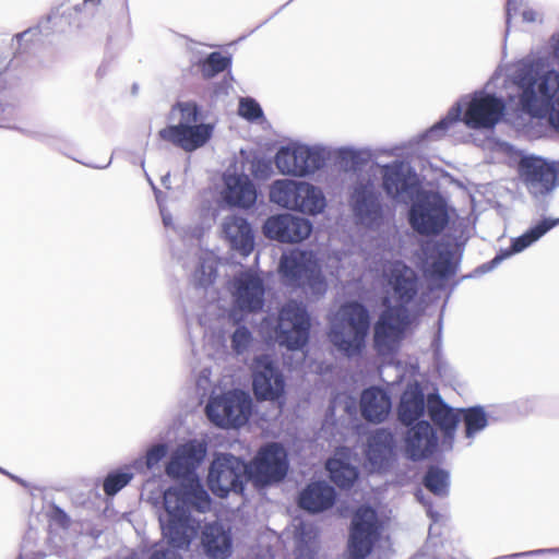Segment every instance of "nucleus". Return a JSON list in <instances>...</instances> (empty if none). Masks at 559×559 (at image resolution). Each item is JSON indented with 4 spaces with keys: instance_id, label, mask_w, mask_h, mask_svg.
I'll use <instances>...</instances> for the list:
<instances>
[{
    "instance_id": "obj_26",
    "label": "nucleus",
    "mask_w": 559,
    "mask_h": 559,
    "mask_svg": "<svg viewBox=\"0 0 559 559\" xmlns=\"http://www.w3.org/2000/svg\"><path fill=\"white\" fill-rule=\"evenodd\" d=\"M222 231L233 250L242 257H248L254 248V234L249 222L237 215L223 219Z\"/></svg>"
},
{
    "instance_id": "obj_43",
    "label": "nucleus",
    "mask_w": 559,
    "mask_h": 559,
    "mask_svg": "<svg viewBox=\"0 0 559 559\" xmlns=\"http://www.w3.org/2000/svg\"><path fill=\"white\" fill-rule=\"evenodd\" d=\"M426 489H448L450 487V474L439 466H430L424 477Z\"/></svg>"
},
{
    "instance_id": "obj_55",
    "label": "nucleus",
    "mask_w": 559,
    "mask_h": 559,
    "mask_svg": "<svg viewBox=\"0 0 559 559\" xmlns=\"http://www.w3.org/2000/svg\"><path fill=\"white\" fill-rule=\"evenodd\" d=\"M310 554L305 556L304 555V547H299L298 548V556H297V559H312L313 558V550H310Z\"/></svg>"
},
{
    "instance_id": "obj_8",
    "label": "nucleus",
    "mask_w": 559,
    "mask_h": 559,
    "mask_svg": "<svg viewBox=\"0 0 559 559\" xmlns=\"http://www.w3.org/2000/svg\"><path fill=\"white\" fill-rule=\"evenodd\" d=\"M207 453L203 440L190 439L179 444L165 463L164 473L179 483L181 489H204L199 476V468Z\"/></svg>"
},
{
    "instance_id": "obj_24",
    "label": "nucleus",
    "mask_w": 559,
    "mask_h": 559,
    "mask_svg": "<svg viewBox=\"0 0 559 559\" xmlns=\"http://www.w3.org/2000/svg\"><path fill=\"white\" fill-rule=\"evenodd\" d=\"M427 412L430 419L443 432L441 449H452L454 433L460 421V411L456 412L440 397L439 394H429L427 397Z\"/></svg>"
},
{
    "instance_id": "obj_42",
    "label": "nucleus",
    "mask_w": 559,
    "mask_h": 559,
    "mask_svg": "<svg viewBox=\"0 0 559 559\" xmlns=\"http://www.w3.org/2000/svg\"><path fill=\"white\" fill-rule=\"evenodd\" d=\"M338 157L346 167L357 170L369 162L371 154L368 150L342 147L338 151Z\"/></svg>"
},
{
    "instance_id": "obj_45",
    "label": "nucleus",
    "mask_w": 559,
    "mask_h": 559,
    "mask_svg": "<svg viewBox=\"0 0 559 559\" xmlns=\"http://www.w3.org/2000/svg\"><path fill=\"white\" fill-rule=\"evenodd\" d=\"M238 112L242 118L251 122L263 118V110L260 104L251 97L240 98Z\"/></svg>"
},
{
    "instance_id": "obj_31",
    "label": "nucleus",
    "mask_w": 559,
    "mask_h": 559,
    "mask_svg": "<svg viewBox=\"0 0 559 559\" xmlns=\"http://www.w3.org/2000/svg\"><path fill=\"white\" fill-rule=\"evenodd\" d=\"M202 545L211 559H227L231 554V536L217 523L205 525L202 532Z\"/></svg>"
},
{
    "instance_id": "obj_9",
    "label": "nucleus",
    "mask_w": 559,
    "mask_h": 559,
    "mask_svg": "<svg viewBox=\"0 0 559 559\" xmlns=\"http://www.w3.org/2000/svg\"><path fill=\"white\" fill-rule=\"evenodd\" d=\"M329 156L323 146L292 142L278 148L274 163L283 176L305 178L322 169Z\"/></svg>"
},
{
    "instance_id": "obj_30",
    "label": "nucleus",
    "mask_w": 559,
    "mask_h": 559,
    "mask_svg": "<svg viewBox=\"0 0 559 559\" xmlns=\"http://www.w3.org/2000/svg\"><path fill=\"white\" fill-rule=\"evenodd\" d=\"M393 449V433L388 429L380 428L369 436L366 456L374 469H381L388 465Z\"/></svg>"
},
{
    "instance_id": "obj_2",
    "label": "nucleus",
    "mask_w": 559,
    "mask_h": 559,
    "mask_svg": "<svg viewBox=\"0 0 559 559\" xmlns=\"http://www.w3.org/2000/svg\"><path fill=\"white\" fill-rule=\"evenodd\" d=\"M165 513L159 515L164 538L171 548L156 549L150 559H182L175 548H188L198 527L189 514V503L200 512L210 510L209 491H162Z\"/></svg>"
},
{
    "instance_id": "obj_18",
    "label": "nucleus",
    "mask_w": 559,
    "mask_h": 559,
    "mask_svg": "<svg viewBox=\"0 0 559 559\" xmlns=\"http://www.w3.org/2000/svg\"><path fill=\"white\" fill-rule=\"evenodd\" d=\"M521 178L528 192L534 197H543L551 192L557 182L555 165L544 158L525 156L519 164Z\"/></svg>"
},
{
    "instance_id": "obj_12",
    "label": "nucleus",
    "mask_w": 559,
    "mask_h": 559,
    "mask_svg": "<svg viewBox=\"0 0 559 559\" xmlns=\"http://www.w3.org/2000/svg\"><path fill=\"white\" fill-rule=\"evenodd\" d=\"M411 324L407 308L389 306L380 313L373 325V348L379 356L394 355Z\"/></svg>"
},
{
    "instance_id": "obj_35",
    "label": "nucleus",
    "mask_w": 559,
    "mask_h": 559,
    "mask_svg": "<svg viewBox=\"0 0 559 559\" xmlns=\"http://www.w3.org/2000/svg\"><path fill=\"white\" fill-rule=\"evenodd\" d=\"M295 211L316 215L321 213L326 205L325 197L322 190L309 182H302L300 197Z\"/></svg>"
},
{
    "instance_id": "obj_61",
    "label": "nucleus",
    "mask_w": 559,
    "mask_h": 559,
    "mask_svg": "<svg viewBox=\"0 0 559 559\" xmlns=\"http://www.w3.org/2000/svg\"><path fill=\"white\" fill-rule=\"evenodd\" d=\"M32 32H33L32 29L25 31V32H23V33L19 34V35H17V37H19L20 39H23L24 37H26L27 35H29Z\"/></svg>"
},
{
    "instance_id": "obj_4",
    "label": "nucleus",
    "mask_w": 559,
    "mask_h": 559,
    "mask_svg": "<svg viewBox=\"0 0 559 559\" xmlns=\"http://www.w3.org/2000/svg\"><path fill=\"white\" fill-rule=\"evenodd\" d=\"M169 119L177 121L159 131V138L186 152L204 146L213 134L211 123H199L200 107L194 102H177L169 112Z\"/></svg>"
},
{
    "instance_id": "obj_44",
    "label": "nucleus",
    "mask_w": 559,
    "mask_h": 559,
    "mask_svg": "<svg viewBox=\"0 0 559 559\" xmlns=\"http://www.w3.org/2000/svg\"><path fill=\"white\" fill-rule=\"evenodd\" d=\"M230 342L235 354L242 355L249 349L252 343V334L248 328L240 325L231 334Z\"/></svg>"
},
{
    "instance_id": "obj_52",
    "label": "nucleus",
    "mask_w": 559,
    "mask_h": 559,
    "mask_svg": "<svg viewBox=\"0 0 559 559\" xmlns=\"http://www.w3.org/2000/svg\"><path fill=\"white\" fill-rule=\"evenodd\" d=\"M305 489L310 490V489H334V488L329 485H323L321 483H314V484L308 485Z\"/></svg>"
},
{
    "instance_id": "obj_10",
    "label": "nucleus",
    "mask_w": 559,
    "mask_h": 559,
    "mask_svg": "<svg viewBox=\"0 0 559 559\" xmlns=\"http://www.w3.org/2000/svg\"><path fill=\"white\" fill-rule=\"evenodd\" d=\"M385 521L377 510L360 506L353 514L347 550L350 559H366L380 542Z\"/></svg>"
},
{
    "instance_id": "obj_59",
    "label": "nucleus",
    "mask_w": 559,
    "mask_h": 559,
    "mask_svg": "<svg viewBox=\"0 0 559 559\" xmlns=\"http://www.w3.org/2000/svg\"><path fill=\"white\" fill-rule=\"evenodd\" d=\"M99 3H100V0H84V3H83V4H84V5H88V4H91V5L96 7V5H98Z\"/></svg>"
},
{
    "instance_id": "obj_38",
    "label": "nucleus",
    "mask_w": 559,
    "mask_h": 559,
    "mask_svg": "<svg viewBox=\"0 0 559 559\" xmlns=\"http://www.w3.org/2000/svg\"><path fill=\"white\" fill-rule=\"evenodd\" d=\"M136 472L132 466V461L107 474L103 481V489L118 490L127 487L133 479Z\"/></svg>"
},
{
    "instance_id": "obj_37",
    "label": "nucleus",
    "mask_w": 559,
    "mask_h": 559,
    "mask_svg": "<svg viewBox=\"0 0 559 559\" xmlns=\"http://www.w3.org/2000/svg\"><path fill=\"white\" fill-rule=\"evenodd\" d=\"M217 275V259L213 252H202L199 257V266L193 280L199 287L206 288L212 285Z\"/></svg>"
},
{
    "instance_id": "obj_23",
    "label": "nucleus",
    "mask_w": 559,
    "mask_h": 559,
    "mask_svg": "<svg viewBox=\"0 0 559 559\" xmlns=\"http://www.w3.org/2000/svg\"><path fill=\"white\" fill-rule=\"evenodd\" d=\"M223 183L222 198L228 205L250 209L255 204L258 191L247 175L226 171Z\"/></svg>"
},
{
    "instance_id": "obj_7",
    "label": "nucleus",
    "mask_w": 559,
    "mask_h": 559,
    "mask_svg": "<svg viewBox=\"0 0 559 559\" xmlns=\"http://www.w3.org/2000/svg\"><path fill=\"white\" fill-rule=\"evenodd\" d=\"M450 221L448 200L439 192L421 190L408 211V223L423 236L441 234Z\"/></svg>"
},
{
    "instance_id": "obj_63",
    "label": "nucleus",
    "mask_w": 559,
    "mask_h": 559,
    "mask_svg": "<svg viewBox=\"0 0 559 559\" xmlns=\"http://www.w3.org/2000/svg\"><path fill=\"white\" fill-rule=\"evenodd\" d=\"M117 492H118V491H114V490L106 491V493H107L108 496H114V495H116Z\"/></svg>"
},
{
    "instance_id": "obj_22",
    "label": "nucleus",
    "mask_w": 559,
    "mask_h": 559,
    "mask_svg": "<svg viewBox=\"0 0 559 559\" xmlns=\"http://www.w3.org/2000/svg\"><path fill=\"white\" fill-rule=\"evenodd\" d=\"M557 225H559V218H544L537 222L521 236L512 238L510 248L501 250L491 261L479 265L476 269V273L485 274L492 271L503 260L510 258L512 254L524 251L526 248L538 241Z\"/></svg>"
},
{
    "instance_id": "obj_1",
    "label": "nucleus",
    "mask_w": 559,
    "mask_h": 559,
    "mask_svg": "<svg viewBox=\"0 0 559 559\" xmlns=\"http://www.w3.org/2000/svg\"><path fill=\"white\" fill-rule=\"evenodd\" d=\"M520 91L519 105L532 119L548 116V122L559 131V72L550 69L543 57L522 60L514 72Z\"/></svg>"
},
{
    "instance_id": "obj_50",
    "label": "nucleus",
    "mask_w": 559,
    "mask_h": 559,
    "mask_svg": "<svg viewBox=\"0 0 559 559\" xmlns=\"http://www.w3.org/2000/svg\"><path fill=\"white\" fill-rule=\"evenodd\" d=\"M160 214H162V219H163L164 226L166 228H174L171 214L168 211H166L165 209H160Z\"/></svg>"
},
{
    "instance_id": "obj_57",
    "label": "nucleus",
    "mask_w": 559,
    "mask_h": 559,
    "mask_svg": "<svg viewBox=\"0 0 559 559\" xmlns=\"http://www.w3.org/2000/svg\"><path fill=\"white\" fill-rule=\"evenodd\" d=\"M210 373L209 370L204 369L202 371V374L200 376L199 380H198V385H201L202 381L203 380H206L207 379V374Z\"/></svg>"
},
{
    "instance_id": "obj_36",
    "label": "nucleus",
    "mask_w": 559,
    "mask_h": 559,
    "mask_svg": "<svg viewBox=\"0 0 559 559\" xmlns=\"http://www.w3.org/2000/svg\"><path fill=\"white\" fill-rule=\"evenodd\" d=\"M336 491H300L299 506L312 513L324 511L334 504Z\"/></svg>"
},
{
    "instance_id": "obj_40",
    "label": "nucleus",
    "mask_w": 559,
    "mask_h": 559,
    "mask_svg": "<svg viewBox=\"0 0 559 559\" xmlns=\"http://www.w3.org/2000/svg\"><path fill=\"white\" fill-rule=\"evenodd\" d=\"M460 413L463 414L465 435L467 438H473L477 432L485 429L488 424L487 415L481 406L460 409Z\"/></svg>"
},
{
    "instance_id": "obj_5",
    "label": "nucleus",
    "mask_w": 559,
    "mask_h": 559,
    "mask_svg": "<svg viewBox=\"0 0 559 559\" xmlns=\"http://www.w3.org/2000/svg\"><path fill=\"white\" fill-rule=\"evenodd\" d=\"M370 328V314L360 302L343 305L332 321L329 337L331 343L347 357L361 353Z\"/></svg>"
},
{
    "instance_id": "obj_17",
    "label": "nucleus",
    "mask_w": 559,
    "mask_h": 559,
    "mask_svg": "<svg viewBox=\"0 0 559 559\" xmlns=\"http://www.w3.org/2000/svg\"><path fill=\"white\" fill-rule=\"evenodd\" d=\"M247 463L231 453H218L209 467L207 489H245Z\"/></svg>"
},
{
    "instance_id": "obj_56",
    "label": "nucleus",
    "mask_w": 559,
    "mask_h": 559,
    "mask_svg": "<svg viewBox=\"0 0 559 559\" xmlns=\"http://www.w3.org/2000/svg\"><path fill=\"white\" fill-rule=\"evenodd\" d=\"M99 483H100V479L99 478H91V479H87L85 483H84V486H94V487H98L99 486Z\"/></svg>"
},
{
    "instance_id": "obj_39",
    "label": "nucleus",
    "mask_w": 559,
    "mask_h": 559,
    "mask_svg": "<svg viewBox=\"0 0 559 559\" xmlns=\"http://www.w3.org/2000/svg\"><path fill=\"white\" fill-rule=\"evenodd\" d=\"M431 272L439 278H448L455 273L453 251L449 247H438L437 257L431 263Z\"/></svg>"
},
{
    "instance_id": "obj_62",
    "label": "nucleus",
    "mask_w": 559,
    "mask_h": 559,
    "mask_svg": "<svg viewBox=\"0 0 559 559\" xmlns=\"http://www.w3.org/2000/svg\"><path fill=\"white\" fill-rule=\"evenodd\" d=\"M423 492H424V491H421V490L416 491V497H417V499H418V500H421V498H423Z\"/></svg>"
},
{
    "instance_id": "obj_33",
    "label": "nucleus",
    "mask_w": 559,
    "mask_h": 559,
    "mask_svg": "<svg viewBox=\"0 0 559 559\" xmlns=\"http://www.w3.org/2000/svg\"><path fill=\"white\" fill-rule=\"evenodd\" d=\"M304 181L277 179L270 186V201L281 207L295 211Z\"/></svg>"
},
{
    "instance_id": "obj_53",
    "label": "nucleus",
    "mask_w": 559,
    "mask_h": 559,
    "mask_svg": "<svg viewBox=\"0 0 559 559\" xmlns=\"http://www.w3.org/2000/svg\"><path fill=\"white\" fill-rule=\"evenodd\" d=\"M0 472H1L2 474H5V475L10 476V477H11V478H13L14 480H16V483H17L19 485H21V486H23V487H25V488H28V487H29V485H28L25 480H23V479H21V478H17V477H14V476L10 475V474H9V473H7L4 469L0 468Z\"/></svg>"
},
{
    "instance_id": "obj_41",
    "label": "nucleus",
    "mask_w": 559,
    "mask_h": 559,
    "mask_svg": "<svg viewBox=\"0 0 559 559\" xmlns=\"http://www.w3.org/2000/svg\"><path fill=\"white\" fill-rule=\"evenodd\" d=\"M230 64V57L223 56L221 52L215 51L210 53L201 63V72L204 78L210 79L225 71Z\"/></svg>"
},
{
    "instance_id": "obj_3",
    "label": "nucleus",
    "mask_w": 559,
    "mask_h": 559,
    "mask_svg": "<svg viewBox=\"0 0 559 559\" xmlns=\"http://www.w3.org/2000/svg\"><path fill=\"white\" fill-rule=\"evenodd\" d=\"M506 104L502 98L484 91L475 92L471 98L462 97L448 115L423 135L426 140H438L444 132L462 121L469 129H491L503 117Z\"/></svg>"
},
{
    "instance_id": "obj_58",
    "label": "nucleus",
    "mask_w": 559,
    "mask_h": 559,
    "mask_svg": "<svg viewBox=\"0 0 559 559\" xmlns=\"http://www.w3.org/2000/svg\"><path fill=\"white\" fill-rule=\"evenodd\" d=\"M213 493H215L218 498H226L229 493V491H225V490H222V491H212Z\"/></svg>"
},
{
    "instance_id": "obj_32",
    "label": "nucleus",
    "mask_w": 559,
    "mask_h": 559,
    "mask_svg": "<svg viewBox=\"0 0 559 559\" xmlns=\"http://www.w3.org/2000/svg\"><path fill=\"white\" fill-rule=\"evenodd\" d=\"M382 185L385 193L392 199H404L413 194L415 182L404 173L403 165L395 163L384 167Z\"/></svg>"
},
{
    "instance_id": "obj_21",
    "label": "nucleus",
    "mask_w": 559,
    "mask_h": 559,
    "mask_svg": "<svg viewBox=\"0 0 559 559\" xmlns=\"http://www.w3.org/2000/svg\"><path fill=\"white\" fill-rule=\"evenodd\" d=\"M264 293L262 278L251 271L241 272L234 280V302L241 311L261 310L264 305Z\"/></svg>"
},
{
    "instance_id": "obj_64",
    "label": "nucleus",
    "mask_w": 559,
    "mask_h": 559,
    "mask_svg": "<svg viewBox=\"0 0 559 559\" xmlns=\"http://www.w3.org/2000/svg\"><path fill=\"white\" fill-rule=\"evenodd\" d=\"M431 492H432V493H435V495H442V493H447V491H437V490H433V491H431Z\"/></svg>"
},
{
    "instance_id": "obj_20",
    "label": "nucleus",
    "mask_w": 559,
    "mask_h": 559,
    "mask_svg": "<svg viewBox=\"0 0 559 559\" xmlns=\"http://www.w3.org/2000/svg\"><path fill=\"white\" fill-rule=\"evenodd\" d=\"M312 231L309 219L292 214H278L269 217L263 225L266 238L284 243L300 242L307 239Z\"/></svg>"
},
{
    "instance_id": "obj_6",
    "label": "nucleus",
    "mask_w": 559,
    "mask_h": 559,
    "mask_svg": "<svg viewBox=\"0 0 559 559\" xmlns=\"http://www.w3.org/2000/svg\"><path fill=\"white\" fill-rule=\"evenodd\" d=\"M278 274L285 286L300 288L312 296H323L328 290L326 280L311 251L293 249L284 252L280 259Z\"/></svg>"
},
{
    "instance_id": "obj_13",
    "label": "nucleus",
    "mask_w": 559,
    "mask_h": 559,
    "mask_svg": "<svg viewBox=\"0 0 559 559\" xmlns=\"http://www.w3.org/2000/svg\"><path fill=\"white\" fill-rule=\"evenodd\" d=\"M310 326L307 308L301 302L289 300L278 312L276 341L289 350L301 349L308 343Z\"/></svg>"
},
{
    "instance_id": "obj_16",
    "label": "nucleus",
    "mask_w": 559,
    "mask_h": 559,
    "mask_svg": "<svg viewBox=\"0 0 559 559\" xmlns=\"http://www.w3.org/2000/svg\"><path fill=\"white\" fill-rule=\"evenodd\" d=\"M251 378L252 392L258 401L275 402L284 396L285 377L271 355L254 356L251 364Z\"/></svg>"
},
{
    "instance_id": "obj_15",
    "label": "nucleus",
    "mask_w": 559,
    "mask_h": 559,
    "mask_svg": "<svg viewBox=\"0 0 559 559\" xmlns=\"http://www.w3.org/2000/svg\"><path fill=\"white\" fill-rule=\"evenodd\" d=\"M288 459L285 449L276 442L262 447L254 459L247 463L249 480L257 486L280 483L288 471Z\"/></svg>"
},
{
    "instance_id": "obj_34",
    "label": "nucleus",
    "mask_w": 559,
    "mask_h": 559,
    "mask_svg": "<svg viewBox=\"0 0 559 559\" xmlns=\"http://www.w3.org/2000/svg\"><path fill=\"white\" fill-rule=\"evenodd\" d=\"M325 466L331 480L338 489H352L359 475L355 466L337 457L329 459Z\"/></svg>"
},
{
    "instance_id": "obj_25",
    "label": "nucleus",
    "mask_w": 559,
    "mask_h": 559,
    "mask_svg": "<svg viewBox=\"0 0 559 559\" xmlns=\"http://www.w3.org/2000/svg\"><path fill=\"white\" fill-rule=\"evenodd\" d=\"M438 444L435 429L427 420H420L411 427L405 437V453L412 461L431 455Z\"/></svg>"
},
{
    "instance_id": "obj_49",
    "label": "nucleus",
    "mask_w": 559,
    "mask_h": 559,
    "mask_svg": "<svg viewBox=\"0 0 559 559\" xmlns=\"http://www.w3.org/2000/svg\"><path fill=\"white\" fill-rule=\"evenodd\" d=\"M522 17H523V21L532 23V22L537 21L538 13L533 9H524L522 11Z\"/></svg>"
},
{
    "instance_id": "obj_46",
    "label": "nucleus",
    "mask_w": 559,
    "mask_h": 559,
    "mask_svg": "<svg viewBox=\"0 0 559 559\" xmlns=\"http://www.w3.org/2000/svg\"><path fill=\"white\" fill-rule=\"evenodd\" d=\"M250 171L254 178L266 180L273 174L272 163L266 158H254L251 162Z\"/></svg>"
},
{
    "instance_id": "obj_27",
    "label": "nucleus",
    "mask_w": 559,
    "mask_h": 559,
    "mask_svg": "<svg viewBox=\"0 0 559 559\" xmlns=\"http://www.w3.org/2000/svg\"><path fill=\"white\" fill-rule=\"evenodd\" d=\"M427 408L424 391L419 383L414 382L404 390L397 406L399 421L404 426H412L420 421Z\"/></svg>"
},
{
    "instance_id": "obj_14",
    "label": "nucleus",
    "mask_w": 559,
    "mask_h": 559,
    "mask_svg": "<svg viewBox=\"0 0 559 559\" xmlns=\"http://www.w3.org/2000/svg\"><path fill=\"white\" fill-rule=\"evenodd\" d=\"M383 278L384 308L389 306L407 308L414 301L418 294L419 280L412 267L395 261L383 271Z\"/></svg>"
},
{
    "instance_id": "obj_28",
    "label": "nucleus",
    "mask_w": 559,
    "mask_h": 559,
    "mask_svg": "<svg viewBox=\"0 0 559 559\" xmlns=\"http://www.w3.org/2000/svg\"><path fill=\"white\" fill-rule=\"evenodd\" d=\"M391 408V397L383 389L370 386L362 391L360 396V411L366 420L382 423L389 416Z\"/></svg>"
},
{
    "instance_id": "obj_29",
    "label": "nucleus",
    "mask_w": 559,
    "mask_h": 559,
    "mask_svg": "<svg viewBox=\"0 0 559 559\" xmlns=\"http://www.w3.org/2000/svg\"><path fill=\"white\" fill-rule=\"evenodd\" d=\"M168 451V445L159 442L148 447L142 456L132 460L136 474L146 477L144 486H148L154 478H163L165 473L162 471V463L167 457Z\"/></svg>"
},
{
    "instance_id": "obj_19",
    "label": "nucleus",
    "mask_w": 559,
    "mask_h": 559,
    "mask_svg": "<svg viewBox=\"0 0 559 559\" xmlns=\"http://www.w3.org/2000/svg\"><path fill=\"white\" fill-rule=\"evenodd\" d=\"M353 213L357 222L368 228H378L382 223V205L373 183L357 182L350 195Z\"/></svg>"
},
{
    "instance_id": "obj_11",
    "label": "nucleus",
    "mask_w": 559,
    "mask_h": 559,
    "mask_svg": "<svg viewBox=\"0 0 559 559\" xmlns=\"http://www.w3.org/2000/svg\"><path fill=\"white\" fill-rule=\"evenodd\" d=\"M252 399L243 390H230L222 395L211 396L205 414L209 420L221 428H239L251 416Z\"/></svg>"
},
{
    "instance_id": "obj_48",
    "label": "nucleus",
    "mask_w": 559,
    "mask_h": 559,
    "mask_svg": "<svg viewBox=\"0 0 559 559\" xmlns=\"http://www.w3.org/2000/svg\"><path fill=\"white\" fill-rule=\"evenodd\" d=\"M518 11H519L518 2L515 0H508V3H507V31H506L507 34L510 28L511 19L518 14Z\"/></svg>"
},
{
    "instance_id": "obj_51",
    "label": "nucleus",
    "mask_w": 559,
    "mask_h": 559,
    "mask_svg": "<svg viewBox=\"0 0 559 559\" xmlns=\"http://www.w3.org/2000/svg\"><path fill=\"white\" fill-rule=\"evenodd\" d=\"M550 47L552 49L554 57L559 59V34H555L551 36Z\"/></svg>"
},
{
    "instance_id": "obj_60",
    "label": "nucleus",
    "mask_w": 559,
    "mask_h": 559,
    "mask_svg": "<svg viewBox=\"0 0 559 559\" xmlns=\"http://www.w3.org/2000/svg\"><path fill=\"white\" fill-rule=\"evenodd\" d=\"M199 324H200L201 326H204V328L210 326V325L207 324V321H206L203 317H200V318H199Z\"/></svg>"
},
{
    "instance_id": "obj_54",
    "label": "nucleus",
    "mask_w": 559,
    "mask_h": 559,
    "mask_svg": "<svg viewBox=\"0 0 559 559\" xmlns=\"http://www.w3.org/2000/svg\"><path fill=\"white\" fill-rule=\"evenodd\" d=\"M439 331H438V335L436 336V338L433 340L432 342V346L438 349V347L440 346V343H441V320H439Z\"/></svg>"
},
{
    "instance_id": "obj_47",
    "label": "nucleus",
    "mask_w": 559,
    "mask_h": 559,
    "mask_svg": "<svg viewBox=\"0 0 559 559\" xmlns=\"http://www.w3.org/2000/svg\"><path fill=\"white\" fill-rule=\"evenodd\" d=\"M51 519L62 527H68L70 524V519L68 518V515L58 507H53L51 512Z\"/></svg>"
}]
</instances>
